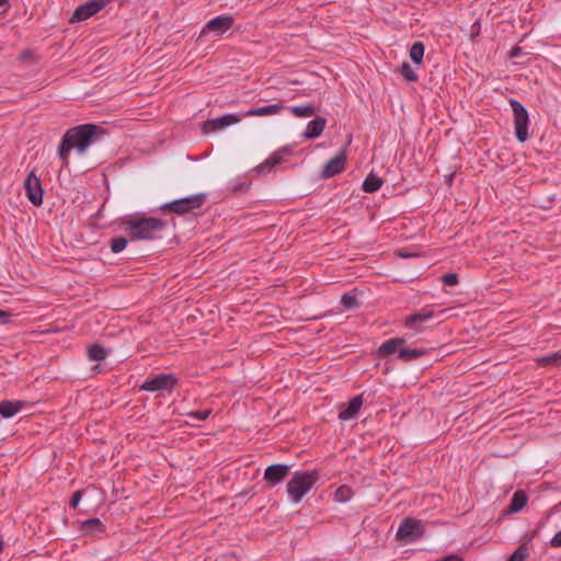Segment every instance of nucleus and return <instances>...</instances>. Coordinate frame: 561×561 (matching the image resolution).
Instances as JSON below:
<instances>
[{"instance_id":"1","label":"nucleus","mask_w":561,"mask_h":561,"mask_svg":"<svg viewBox=\"0 0 561 561\" xmlns=\"http://www.w3.org/2000/svg\"><path fill=\"white\" fill-rule=\"evenodd\" d=\"M101 131V127L94 124L79 125L68 129L58 148V156L64 165H68V156L71 149H76L79 154L83 153L95 141Z\"/></svg>"},{"instance_id":"2","label":"nucleus","mask_w":561,"mask_h":561,"mask_svg":"<svg viewBox=\"0 0 561 561\" xmlns=\"http://www.w3.org/2000/svg\"><path fill=\"white\" fill-rule=\"evenodd\" d=\"M319 474L317 471H296L287 482V494L294 503H299L302 497L317 483Z\"/></svg>"},{"instance_id":"3","label":"nucleus","mask_w":561,"mask_h":561,"mask_svg":"<svg viewBox=\"0 0 561 561\" xmlns=\"http://www.w3.org/2000/svg\"><path fill=\"white\" fill-rule=\"evenodd\" d=\"M127 231L131 239L150 240L165 227V222L158 218H135L126 222Z\"/></svg>"},{"instance_id":"4","label":"nucleus","mask_w":561,"mask_h":561,"mask_svg":"<svg viewBox=\"0 0 561 561\" xmlns=\"http://www.w3.org/2000/svg\"><path fill=\"white\" fill-rule=\"evenodd\" d=\"M206 201V195L203 193L194 194L187 197L172 201L163 204L160 209L163 213H174L178 215H184L192 210L199 208Z\"/></svg>"},{"instance_id":"5","label":"nucleus","mask_w":561,"mask_h":561,"mask_svg":"<svg viewBox=\"0 0 561 561\" xmlns=\"http://www.w3.org/2000/svg\"><path fill=\"white\" fill-rule=\"evenodd\" d=\"M510 105L514 114L515 135L519 142H525L528 139V112L524 105L517 100H510Z\"/></svg>"},{"instance_id":"6","label":"nucleus","mask_w":561,"mask_h":561,"mask_svg":"<svg viewBox=\"0 0 561 561\" xmlns=\"http://www.w3.org/2000/svg\"><path fill=\"white\" fill-rule=\"evenodd\" d=\"M107 1L106 0H91L88 1L81 5H79L71 18L69 19L70 23H78L88 20L89 18L93 16L98 12H100L105 5Z\"/></svg>"},{"instance_id":"7","label":"nucleus","mask_w":561,"mask_h":561,"mask_svg":"<svg viewBox=\"0 0 561 561\" xmlns=\"http://www.w3.org/2000/svg\"><path fill=\"white\" fill-rule=\"evenodd\" d=\"M424 530L420 520L407 517L404 518L397 531V538L400 540L413 541L422 537Z\"/></svg>"},{"instance_id":"8","label":"nucleus","mask_w":561,"mask_h":561,"mask_svg":"<svg viewBox=\"0 0 561 561\" xmlns=\"http://www.w3.org/2000/svg\"><path fill=\"white\" fill-rule=\"evenodd\" d=\"M176 383V378L171 374H160L146 380L141 389L150 392L172 389Z\"/></svg>"},{"instance_id":"9","label":"nucleus","mask_w":561,"mask_h":561,"mask_svg":"<svg viewBox=\"0 0 561 561\" xmlns=\"http://www.w3.org/2000/svg\"><path fill=\"white\" fill-rule=\"evenodd\" d=\"M24 187L26 191V196L30 199V202L35 206L42 205L43 188L39 179L35 175L34 172L28 173L24 182Z\"/></svg>"},{"instance_id":"10","label":"nucleus","mask_w":561,"mask_h":561,"mask_svg":"<svg viewBox=\"0 0 561 561\" xmlns=\"http://www.w3.org/2000/svg\"><path fill=\"white\" fill-rule=\"evenodd\" d=\"M241 121V117L234 114H226L220 117L208 119L203 124V130L206 134L222 129L232 124H237Z\"/></svg>"},{"instance_id":"11","label":"nucleus","mask_w":561,"mask_h":561,"mask_svg":"<svg viewBox=\"0 0 561 561\" xmlns=\"http://www.w3.org/2000/svg\"><path fill=\"white\" fill-rule=\"evenodd\" d=\"M346 162V154L344 151L337 153L332 159H330L323 167L321 171V178L330 179L344 170Z\"/></svg>"},{"instance_id":"12","label":"nucleus","mask_w":561,"mask_h":561,"mask_svg":"<svg viewBox=\"0 0 561 561\" xmlns=\"http://www.w3.org/2000/svg\"><path fill=\"white\" fill-rule=\"evenodd\" d=\"M289 473V466L283 463H275L268 466L264 471V480L270 485L280 483Z\"/></svg>"},{"instance_id":"13","label":"nucleus","mask_w":561,"mask_h":561,"mask_svg":"<svg viewBox=\"0 0 561 561\" xmlns=\"http://www.w3.org/2000/svg\"><path fill=\"white\" fill-rule=\"evenodd\" d=\"M233 24V18L231 15H220L208 21L202 33L214 32L216 34H224Z\"/></svg>"},{"instance_id":"14","label":"nucleus","mask_w":561,"mask_h":561,"mask_svg":"<svg viewBox=\"0 0 561 561\" xmlns=\"http://www.w3.org/2000/svg\"><path fill=\"white\" fill-rule=\"evenodd\" d=\"M433 317V311L422 309L417 313H414L405 319V327L420 332L423 330V323L431 320Z\"/></svg>"},{"instance_id":"15","label":"nucleus","mask_w":561,"mask_h":561,"mask_svg":"<svg viewBox=\"0 0 561 561\" xmlns=\"http://www.w3.org/2000/svg\"><path fill=\"white\" fill-rule=\"evenodd\" d=\"M362 405H363V397L362 396L354 397L348 402L347 407L339 413V419L341 421H350V420L354 419L358 414Z\"/></svg>"},{"instance_id":"16","label":"nucleus","mask_w":561,"mask_h":561,"mask_svg":"<svg viewBox=\"0 0 561 561\" xmlns=\"http://www.w3.org/2000/svg\"><path fill=\"white\" fill-rule=\"evenodd\" d=\"M405 341L404 339L394 337L386 341L378 348V354L380 357H387L396 352L400 353V348L403 347Z\"/></svg>"},{"instance_id":"17","label":"nucleus","mask_w":561,"mask_h":561,"mask_svg":"<svg viewBox=\"0 0 561 561\" xmlns=\"http://www.w3.org/2000/svg\"><path fill=\"white\" fill-rule=\"evenodd\" d=\"M325 125H327V119L323 117H318V118L311 121L308 124L306 131L304 133V137L307 139L319 137L322 134Z\"/></svg>"},{"instance_id":"18","label":"nucleus","mask_w":561,"mask_h":561,"mask_svg":"<svg viewBox=\"0 0 561 561\" xmlns=\"http://www.w3.org/2000/svg\"><path fill=\"white\" fill-rule=\"evenodd\" d=\"M24 405L23 401H9L4 400L0 402V414L3 417L14 416Z\"/></svg>"},{"instance_id":"19","label":"nucleus","mask_w":561,"mask_h":561,"mask_svg":"<svg viewBox=\"0 0 561 561\" xmlns=\"http://www.w3.org/2000/svg\"><path fill=\"white\" fill-rule=\"evenodd\" d=\"M283 106L279 104H271L266 106H261L256 108L249 110L244 116H266V115H275L280 113Z\"/></svg>"},{"instance_id":"20","label":"nucleus","mask_w":561,"mask_h":561,"mask_svg":"<svg viewBox=\"0 0 561 561\" xmlns=\"http://www.w3.org/2000/svg\"><path fill=\"white\" fill-rule=\"evenodd\" d=\"M382 185V180L375 175L374 173H369L364 183H363V190L366 193H374L378 191Z\"/></svg>"},{"instance_id":"21","label":"nucleus","mask_w":561,"mask_h":561,"mask_svg":"<svg viewBox=\"0 0 561 561\" xmlns=\"http://www.w3.org/2000/svg\"><path fill=\"white\" fill-rule=\"evenodd\" d=\"M426 353L425 350L423 348H407V347H402L400 348V353L398 355V357L404 362H411L413 359H416L421 356H423L424 354Z\"/></svg>"},{"instance_id":"22","label":"nucleus","mask_w":561,"mask_h":561,"mask_svg":"<svg viewBox=\"0 0 561 561\" xmlns=\"http://www.w3.org/2000/svg\"><path fill=\"white\" fill-rule=\"evenodd\" d=\"M527 504V495L524 491H516L512 497L510 510L512 512L520 511Z\"/></svg>"},{"instance_id":"23","label":"nucleus","mask_w":561,"mask_h":561,"mask_svg":"<svg viewBox=\"0 0 561 561\" xmlns=\"http://www.w3.org/2000/svg\"><path fill=\"white\" fill-rule=\"evenodd\" d=\"M104 529L103 524L99 518H91L82 523L81 530L85 535H90L94 531H102Z\"/></svg>"},{"instance_id":"24","label":"nucleus","mask_w":561,"mask_h":561,"mask_svg":"<svg viewBox=\"0 0 561 561\" xmlns=\"http://www.w3.org/2000/svg\"><path fill=\"white\" fill-rule=\"evenodd\" d=\"M106 355H107V353H106L105 348L100 344L91 345L88 348V356L93 362L104 360L106 358Z\"/></svg>"},{"instance_id":"25","label":"nucleus","mask_w":561,"mask_h":561,"mask_svg":"<svg viewBox=\"0 0 561 561\" xmlns=\"http://www.w3.org/2000/svg\"><path fill=\"white\" fill-rule=\"evenodd\" d=\"M290 111L296 117H310L316 113V107L313 105L306 104L293 106Z\"/></svg>"},{"instance_id":"26","label":"nucleus","mask_w":561,"mask_h":561,"mask_svg":"<svg viewBox=\"0 0 561 561\" xmlns=\"http://www.w3.org/2000/svg\"><path fill=\"white\" fill-rule=\"evenodd\" d=\"M538 364L541 366H561V352H556L553 354L541 356L537 358Z\"/></svg>"},{"instance_id":"27","label":"nucleus","mask_w":561,"mask_h":561,"mask_svg":"<svg viewBox=\"0 0 561 561\" xmlns=\"http://www.w3.org/2000/svg\"><path fill=\"white\" fill-rule=\"evenodd\" d=\"M424 56V45L415 42L410 49V58L415 64H421Z\"/></svg>"},{"instance_id":"28","label":"nucleus","mask_w":561,"mask_h":561,"mask_svg":"<svg viewBox=\"0 0 561 561\" xmlns=\"http://www.w3.org/2000/svg\"><path fill=\"white\" fill-rule=\"evenodd\" d=\"M352 495H353V492L350 486L341 485L334 492V500H335V502H339V503H345L352 497Z\"/></svg>"},{"instance_id":"29","label":"nucleus","mask_w":561,"mask_h":561,"mask_svg":"<svg viewBox=\"0 0 561 561\" xmlns=\"http://www.w3.org/2000/svg\"><path fill=\"white\" fill-rule=\"evenodd\" d=\"M280 152H273L263 163H261L257 169L260 172L264 171L265 169H270L278 163L282 162Z\"/></svg>"},{"instance_id":"30","label":"nucleus","mask_w":561,"mask_h":561,"mask_svg":"<svg viewBox=\"0 0 561 561\" xmlns=\"http://www.w3.org/2000/svg\"><path fill=\"white\" fill-rule=\"evenodd\" d=\"M529 556L528 548L520 545L508 558L507 561H524Z\"/></svg>"},{"instance_id":"31","label":"nucleus","mask_w":561,"mask_h":561,"mask_svg":"<svg viewBox=\"0 0 561 561\" xmlns=\"http://www.w3.org/2000/svg\"><path fill=\"white\" fill-rule=\"evenodd\" d=\"M400 73L404 77L405 80L412 82L417 80V75L413 70V68L408 64L403 62L400 68Z\"/></svg>"},{"instance_id":"32","label":"nucleus","mask_w":561,"mask_h":561,"mask_svg":"<svg viewBox=\"0 0 561 561\" xmlns=\"http://www.w3.org/2000/svg\"><path fill=\"white\" fill-rule=\"evenodd\" d=\"M341 304L345 309H355L358 307V300L356 296L351 294H344L341 298Z\"/></svg>"},{"instance_id":"33","label":"nucleus","mask_w":561,"mask_h":561,"mask_svg":"<svg viewBox=\"0 0 561 561\" xmlns=\"http://www.w3.org/2000/svg\"><path fill=\"white\" fill-rule=\"evenodd\" d=\"M127 245V239L124 237H116L112 239L111 242V250L114 253H119L123 251Z\"/></svg>"},{"instance_id":"34","label":"nucleus","mask_w":561,"mask_h":561,"mask_svg":"<svg viewBox=\"0 0 561 561\" xmlns=\"http://www.w3.org/2000/svg\"><path fill=\"white\" fill-rule=\"evenodd\" d=\"M442 282L446 286H455L458 284V276L454 273H448L442 276Z\"/></svg>"},{"instance_id":"35","label":"nucleus","mask_w":561,"mask_h":561,"mask_svg":"<svg viewBox=\"0 0 561 561\" xmlns=\"http://www.w3.org/2000/svg\"><path fill=\"white\" fill-rule=\"evenodd\" d=\"M82 494H83V491L79 490V491H76L73 494H72V497L70 500V506L72 508H76L82 497Z\"/></svg>"},{"instance_id":"36","label":"nucleus","mask_w":561,"mask_h":561,"mask_svg":"<svg viewBox=\"0 0 561 561\" xmlns=\"http://www.w3.org/2000/svg\"><path fill=\"white\" fill-rule=\"evenodd\" d=\"M210 414V410L197 411L191 414L192 417L197 419L198 421H205Z\"/></svg>"},{"instance_id":"37","label":"nucleus","mask_w":561,"mask_h":561,"mask_svg":"<svg viewBox=\"0 0 561 561\" xmlns=\"http://www.w3.org/2000/svg\"><path fill=\"white\" fill-rule=\"evenodd\" d=\"M550 545L554 548L561 547V530L551 538Z\"/></svg>"},{"instance_id":"38","label":"nucleus","mask_w":561,"mask_h":561,"mask_svg":"<svg viewBox=\"0 0 561 561\" xmlns=\"http://www.w3.org/2000/svg\"><path fill=\"white\" fill-rule=\"evenodd\" d=\"M9 317H10L9 312L0 310V319H1L2 323H7Z\"/></svg>"},{"instance_id":"39","label":"nucleus","mask_w":561,"mask_h":561,"mask_svg":"<svg viewBox=\"0 0 561 561\" xmlns=\"http://www.w3.org/2000/svg\"><path fill=\"white\" fill-rule=\"evenodd\" d=\"M32 56V51L31 50H23L20 55V58L21 59H27Z\"/></svg>"},{"instance_id":"40","label":"nucleus","mask_w":561,"mask_h":561,"mask_svg":"<svg viewBox=\"0 0 561 561\" xmlns=\"http://www.w3.org/2000/svg\"><path fill=\"white\" fill-rule=\"evenodd\" d=\"M415 255L416 254H413V253L400 252L401 257H411V256H415Z\"/></svg>"},{"instance_id":"41","label":"nucleus","mask_w":561,"mask_h":561,"mask_svg":"<svg viewBox=\"0 0 561 561\" xmlns=\"http://www.w3.org/2000/svg\"><path fill=\"white\" fill-rule=\"evenodd\" d=\"M517 51H518V48H514V49L512 50V53H511V56H512V57H513V56H516V55H517Z\"/></svg>"},{"instance_id":"42","label":"nucleus","mask_w":561,"mask_h":561,"mask_svg":"<svg viewBox=\"0 0 561 561\" xmlns=\"http://www.w3.org/2000/svg\"><path fill=\"white\" fill-rule=\"evenodd\" d=\"M8 2V0H0V7L5 4Z\"/></svg>"}]
</instances>
